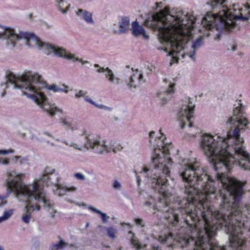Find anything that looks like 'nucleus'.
<instances>
[{
	"mask_svg": "<svg viewBox=\"0 0 250 250\" xmlns=\"http://www.w3.org/2000/svg\"><path fill=\"white\" fill-rule=\"evenodd\" d=\"M227 123L233 130L227 132V138L205 133L201 135L200 147L207 159L216 171L217 180L210 176L197 162L183 160L180 176L187 185L182 191L188 194L198 192L208 201L220 199L217 211L225 214L229 223L233 224L242 234L250 230V204L241 202L245 185L236 179L227 176L234 164L250 170V156L245 151L240 132L249 124L243 106L233 109Z\"/></svg>",
	"mask_w": 250,
	"mask_h": 250,
	"instance_id": "1",
	"label": "nucleus"
},
{
	"mask_svg": "<svg viewBox=\"0 0 250 250\" xmlns=\"http://www.w3.org/2000/svg\"><path fill=\"white\" fill-rule=\"evenodd\" d=\"M210 4L216 13L208 12L202 21L208 30L233 32L239 29L236 20H247L250 17V0H211Z\"/></svg>",
	"mask_w": 250,
	"mask_h": 250,
	"instance_id": "2",
	"label": "nucleus"
},
{
	"mask_svg": "<svg viewBox=\"0 0 250 250\" xmlns=\"http://www.w3.org/2000/svg\"><path fill=\"white\" fill-rule=\"evenodd\" d=\"M19 80L21 85L14 84V87L24 89L23 94L33 99L50 116H55L56 112H62V109L59 107L48 104L47 98L42 90L46 88L54 92H64L65 93H68V90L61 88L56 84L48 85L42 75L37 73H33L31 71L24 72Z\"/></svg>",
	"mask_w": 250,
	"mask_h": 250,
	"instance_id": "3",
	"label": "nucleus"
},
{
	"mask_svg": "<svg viewBox=\"0 0 250 250\" xmlns=\"http://www.w3.org/2000/svg\"><path fill=\"white\" fill-rule=\"evenodd\" d=\"M183 12L181 11H178L176 16L156 13L151 15L144 22L146 26L158 32L160 36L163 37L171 36L170 43L171 52L170 55H171L176 54L183 49V41L174 37L183 28Z\"/></svg>",
	"mask_w": 250,
	"mask_h": 250,
	"instance_id": "4",
	"label": "nucleus"
},
{
	"mask_svg": "<svg viewBox=\"0 0 250 250\" xmlns=\"http://www.w3.org/2000/svg\"><path fill=\"white\" fill-rule=\"evenodd\" d=\"M22 175L18 173L15 171L8 173V178L6 181V186L7 187V192L8 194H10L12 192H14L17 199L20 202H24L26 203V206L23 209V215L21 218V220L26 224L30 222L31 218V213L34 210V207L31 204L35 201L29 203V199L27 200L23 199L22 195L25 194L37 195V186L36 185H25L22 182Z\"/></svg>",
	"mask_w": 250,
	"mask_h": 250,
	"instance_id": "5",
	"label": "nucleus"
},
{
	"mask_svg": "<svg viewBox=\"0 0 250 250\" xmlns=\"http://www.w3.org/2000/svg\"><path fill=\"white\" fill-rule=\"evenodd\" d=\"M22 39L25 40V44L30 47L37 46L40 49H42L47 55H49L53 52L55 55L59 57L68 60L79 61L83 64L89 63L87 61H83V59L76 57L74 54L68 53L66 50L58 46H54L48 43L42 42L39 38L33 34L23 32Z\"/></svg>",
	"mask_w": 250,
	"mask_h": 250,
	"instance_id": "6",
	"label": "nucleus"
},
{
	"mask_svg": "<svg viewBox=\"0 0 250 250\" xmlns=\"http://www.w3.org/2000/svg\"><path fill=\"white\" fill-rule=\"evenodd\" d=\"M186 100H188V104H185L180 108L177 113V118L180 122L181 128L184 129L188 124V128L189 129L188 131V134L193 138H195L200 131L199 128L192 126L190 121L195 106L192 104L190 98Z\"/></svg>",
	"mask_w": 250,
	"mask_h": 250,
	"instance_id": "7",
	"label": "nucleus"
},
{
	"mask_svg": "<svg viewBox=\"0 0 250 250\" xmlns=\"http://www.w3.org/2000/svg\"><path fill=\"white\" fill-rule=\"evenodd\" d=\"M85 141L84 147L87 149H92L98 153H102L104 151L109 152L112 150L114 153L122 149L121 145H114L109 147L105 145L104 141H101L100 137L94 134H87L86 131H83L82 135Z\"/></svg>",
	"mask_w": 250,
	"mask_h": 250,
	"instance_id": "8",
	"label": "nucleus"
},
{
	"mask_svg": "<svg viewBox=\"0 0 250 250\" xmlns=\"http://www.w3.org/2000/svg\"><path fill=\"white\" fill-rule=\"evenodd\" d=\"M37 189V195H29L28 194H25L24 195H22L23 197L24 200H27L29 199V203L33 202V201H37L38 200L39 202H42L43 204V207L48 209V210H50L51 209V211L50 212V215L51 217H54L55 216V213L57 212V210L54 208L55 204L54 203L50 201L48 196L46 195V193L44 191L42 190L41 188Z\"/></svg>",
	"mask_w": 250,
	"mask_h": 250,
	"instance_id": "9",
	"label": "nucleus"
},
{
	"mask_svg": "<svg viewBox=\"0 0 250 250\" xmlns=\"http://www.w3.org/2000/svg\"><path fill=\"white\" fill-rule=\"evenodd\" d=\"M0 27L3 31L0 32V39L7 41L6 45L10 48H13L16 45L17 42L22 39L23 32L17 33L15 29L10 27H6L0 24Z\"/></svg>",
	"mask_w": 250,
	"mask_h": 250,
	"instance_id": "10",
	"label": "nucleus"
},
{
	"mask_svg": "<svg viewBox=\"0 0 250 250\" xmlns=\"http://www.w3.org/2000/svg\"><path fill=\"white\" fill-rule=\"evenodd\" d=\"M55 171V169L54 168L46 167L40 179L35 180L34 183L30 185H36L38 188H41L42 190L44 191L43 188L44 185L49 186L50 184H52V182H54L52 181L50 175L53 173Z\"/></svg>",
	"mask_w": 250,
	"mask_h": 250,
	"instance_id": "11",
	"label": "nucleus"
},
{
	"mask_svg": "<svg viewBox=\"0 0 250 250\" xmlns=\"http://www.w3.org/2000/svg\"><path fill=\"white\" fill-rule=\"evenodd\" d=\"M22 75H19L16 76L12 72H9V73H7L6 75V81L5 82H3L0 83V86L2 87L3 86H5L4 88V91L1 93V97H4L6 94V92L5 91L6 88H8L9 87V84L10 83L11 84L14 86V84H18V85H21V83L20 82L19 79L20 77H21ZM14 89H16V88H15L14 86H13ZM18 89H20L18 88ZM22 91V92L23 91H25L24 89H21Z\"/></svg>",
	"mask_w": 250,
	"mask_h": 250,
	"instance_id": "12",
	"label": "nucleus"
},
{
	"mask_svg": "<svg viewBox=\"0 0 250 250\" xmlns=\"http://www.w3.org/2000/svg\"><path fill=\"white\" fill-rule=\"evenodd\" d=\"M174 83H170L168 87L157 93V97L161 100L162 104L164 105L172 98L174 92Z\"/></svg>",
	"mask_w": 250,
	"mask_h": 250,
	"instance_id": "13",
	"label": "nucleus"
},
{
	"mask_svg": "<svg viewBox=\"0 0 250 250\" xmlns=\"http://www.w3.org/2000/svg\"><path fill=\"white\" fill-rule=\"evenodd\" d=\"M94 66L96 68H99L96 71L98 73H104L105 77L108 81L116 84H118L120 83V79L115 77L113 71L108 67L104 68V67H100L98 64H95Z\"/></svg>",
	"mask_w": 250,
	"mask_h": 250,
	"instance_id": "14",
	"label": "nucleus"
},
{
	"mask_svg": "<svg viewBox=\"0 0 250 250\" xmlns=\"http://www.w3.org/2000/svg\"><path fill=\"white\" fill-rule=\"evenodd\" d=\"M76 14L87 23L92 25L95 24V21L93 19V14L91 12L82 9H79L76 12Z\"/></svg>",
	"mask_w": 250,
	"mask_h": 250,
	"instance_id": "15",
	"label": "nucleus"
},
{
	"mask_svg": "<svg viewBox=\"0 0 250 250\" xmlns=\"http://www.w3.org/2000/svg\"><path fill=\"white\" fill-rule=\"evenodd\" d=\"M60 179V177L57 176L56 177V181L55 182H52V184L56 185V186L58 188V189L59 190L58 195L60 196H62L66 194V192H74L77 190V188L75 187H68L66 186L59 184V182Z\"/></svg>",
	"mask_w": 250,
	"mask_h": 250,
	"instance_id": "16",
	"label": "nucleus"
},
{
	"mask_svg": "<svg viewBox=\"0 0 250 250\" xmlns=\"http://www.w3.org/2000/svg\"><path fill=\"white\" fill-rule=\"evenodd\" d=\"M128 238L130 240V244L135 250H144L146 247V245H143L139 242L138 238L132 231H128Z\"/></svg>",
	"mask_w": 250,
	"mask_h": 250,
	"instance_id": "17",
	"label": "nucleus"
},
{
	"mask_svg": "<svg viewBox=\"0 0 250 250\" xmlns=\"http://www.w3.org/2000/svg\"><path fill=\"white\" fill-rule=\"evenodd\" d=\"M143 79V75L142 74H134L132 75L128 80L126 81L127 86L130 89L132 88H136L139 85V82Z\"/></svg>",
	"mask_w": 250,
	"mask_h": 250,
	"instance_id": "18",
	"label": "nucleus"
},
{
	"mask_svg": "<svg viewBox=\"0 0 250 250\" xmlns=\"http://www.w3.org/2000/svg\"><path fill=\"white\" fill-rule=\"evenodd\" d=\"M129 21L128 17H121V20L118 23L119 29L118 31H115V33H118L119 34L125 33L129 29Z\"/></svg>",
	"mask_w": 250,
	"mask_h": 250,
	"instance_id": "19",
	"label": "nucleus"
},
{
	"mask_svg": "<svg viewBox=\"0 0 250 250\" xmlns=\"http://www.w3.org/2000/svg\"><path fill=\"white\" fill-rule=\"evenodd\" d=\"M132 34L137 37L140 35L143 36L146 39L148 38V36L145 33V30L142 26H140L137 21H133L132 23Z\"/></svg>",
	"mask_w": 250,
	"mask_h": 250,
	"instance_id": "20",
	"label": "nucleus"
},
{
	"mask_svg": "<svg viewBox=\"0 0 250 250\" xmlns=\"http://www.w3.org/2000/svg\"><path fill=\"white\" fill-rule=\"evenodd\" d=\"M88 209L92 210L93 212L95 213L100 214L101 215L103 223H106L107 220L109 218V217L107 216L105 213L102 212L100 210H98V209L94 208L91 206H89L88 207Z\"/></svg>",
	"mask_w": 250,
	"mask_h": 250,
	"instance_id": "21",
	"label": "nucleus"
},
{
	"mask_svg": "<svg viewBox=\"0 0 250 250\" xmlns=\"http://www.w3.org/2000/svg\"><path fill=\"white\" fill-rule=\"evenodd\" d=\"M204 37H200L195 40L192 43L191 45V48L192 50L196 51L197 49L199 48L204 44Z\"/></svg>",
	"mask_w": 250,
	"mask_h": 250,
	"instance_id": "22",
	"label": "nucleus"
},
{
	"mask_svg": "<svg viewBox=\"0 0 250 250\" xmlns=\"http://www.w3.org/2000/svg\"><path fill=\"white\" fill-rule=\"evenodd\" d=\"M13 209L4 211L2 215L0 217V223L8 220L13 214Z\"/></svg>",
	"mask_w": 250,
	"mask_h": 250,
	"instance_id": "23",
	"label": "nucleus"
},
{
	"mask_svg": "<svg viewBox=\"0 0 250 250\" xmlns=\"http://www.w3.org/2000/svg\"><path fill=\"white\" fill-rule=\"evenodd\" d=\"M56 2L58 3V6L59 10H60L63 14H66L69 9L70 5H68L65 9H63L62 7L64 2V0H56Z\"/></svg>",
	"mask_w": 250,
	"mask_h": 250,
	"instance_id": "24",
	"label": "nucleus"
},
{
	"mask_svg": "<svg viewBox=\"0 0 250 250\" xmlns=\"http://www.w3.org/2000/svg\"><path fill=\"white\" fill-rule=\"evenodd\" d=\"M107 231V235L111 238H115L116 237L115 233L117 232V229L113 227L105 228Z\"/></svg>",
	"mask_w": 250,
	"mask_h": 250,
	"instance_id": "25",
	"label": "nucleus"
},
{
	"mask_svg": "<svg viewBox=\"0 0 250 250\" xmlns=\"http://www.w3.org/2000/svg\"><path fill=\"white\" fill-rule=\"evenodd\" d=\"M66 243L62 240H61L58 244L54 245L52 248V250H62V248L64 247Z\"/></svg>",
	"mask_w": 250,
	"mask_h": 250,
	"instance_id": "26",
	"label": "nucleus"
},
{
	"mask_svg": "<svg viewBox=\"0 0 250 250\" xmlns=\"http://www.w3.org/2000/svg\"><path fill=\"white\" fill-rule=\"evenodd\" d=\"M13 159H15V163H17V161L19 160V163L20 165H22L24 162H27L28 161V159L27 157H22L21 156H14Z\"/></svg>",
	"mask_w": 250,
	"mask_h": 250,
	"instance_id": "27",
	"label": "nucleus"
},
{
	"mask_svg": "<svg viewBox=\"0 0 250 250\" xmlns=\"http://www.w3.org/2000/svg\"><path fill=\"white\" fill-rule=\"evenodd\" d=\"M196 51L192 50V51L190 53H187L182 55V57L184 58L185 56H188L189 58L193 60L194 62L195 61L196 58L195 57Z\"/></svg>",
	"mask_w": 250,
	"mask_h": 250,
	"instance_id": "28",
	"label": "nucleus"
},
{
	"mask_svg": "<svg viewBox=\"0 0 250 250\" xmlns=\"http://www.w3.org/2000/svg\"><path fill=\"white\" fill-rule=\"evenodd\" d=\"M87 94V91H83V90H80L79 92L75 94V97L76 98H79L81 97H84Z\"/></svg>",
	"mask_w": 250,
	"mask_h": 250,
	"instance_id": "29",
	"label": "nucleus"
},
{
	"mask_svg": "<svg viewBox=\"0 0 250 250\" xmlns=\"http://www.w3.org/2000/svg\"><path fill=\"white\" fill-rule=\"evenodd\" d=\"M134 221L136 225L141 226L142 227H145V223L143 219L141 218H136Z\"/></svg>",
	"mask_w": 250,
	"mask_h": 250,
	"instance_id": "30",
	"label": "nucleus"
},
{
	"mask_svg": "<svg viewBox=\"0 0 250 250\" xmlns=\"http://www.w3.org/2000/svg\"><path fill=\"white\" fill-rule=\"evenodd\" d=\"M7 198V196L0 195V207H2L6 204L7 202L4 200Z\"/></svg>",
	"mask_w": 250,
	"mask_h": 250,
	"instance_id": "31",
	"label": "nucleus"
},
{
	"mask_svg": "<svg viewBox=\"0 0 250 250\" xmlns=\"http://www.w3.org/2000/svg\"><path fill=\"white\" fill-rule=\"evenodd\" d=\"M38 203H41V202H39L38 200H37V201H35L34 203H31V205L34 206V210L36 209L38 211H39L41 210V206L40 205H38Z\"/></svg>",
	"mask_w": 250,
	"mask_h": 250,
	"instance_id": "32",
	"label": "nucleus"
},
{
	"mask_svg": "<svg viewBox=\"0 0 250 250\" xmlns=\"http://www.w3.org/2000/svg\"><path fill=\"white\" fill-rule=\"evenodd\" d=\"M75 177L80 180H84L85 179V176L81 173H76L74 175Z\"/></svg>",
	"mask_w": 250,
	"mask_h": 250,
	"instance_id": "33",
	"label": "nucleus"
},
{
	"mask_svg": "<svg viewBox=\"0 0 250 250\" xmlns=\"http://www.w3.org/2000/svg\"><path fill=\"white\" fill-rule=\"evenodd\" d=\"M14 152V150L9 149V150H0V154L2 155H7L8 153H13Z\"/></svg>",
	"mask_w": 250,
	"mask_h": 250,
	"instance_id": "34",
	"label": "nucleus"
},
{
	"mask_svg": "<svg viewBox=\"0 0 250 250\" xmlns=\"http://www.w3.org/2000/svg\"><path fill=\"white\" fill-rule=\"evenodd\" d=\"M175 235L172 232H169L166 236V241H168L169 239H175Z\"/></svg>",
	"mask_w": 250,
	"mask_h": 250,
	"instance_id": "35",
	"label": "nucleus"
},
{
	"mask_svg": "<svg viewBox=\"0 0 250 250\" xmlns=\"http://www.w3.org/2000/svg\"><path fill=\"white\" fill-rule=\"evenodd\" d=\"M9 163L10 161L8 159H5L2 157H0V164L7 165Z\"/></svg>",
	"mask_w": 250,
	"mask_h": 250,
	"instance_id": "36",
	"label": "nucleus"
},
{
	"mask_svg": "<svg viewBox=\"0 0 250 250\" xmlns=\"http://www.w3.org/2000/svg\"><path fill=\"white\" fill-rule=\"evenodd\" d=\"M113 187L114 188L120 189L121 188V185L120 182L116 180L113 183Z\"/></svg>",
	"mask_w": 250,
	"mask_h": 250,
	"instance_id": "37",
	"label": "nucleus"
},
{
	"mask_svg": "<svg viewBox=\"0 0 250 250\" xmlns=\"http://www.w3.org/2000/svg\"><path fill=\"white\" fill-rule=\"evenodd\" d=\"M62 123L63 125H67V130L72 128L71 124L67 122L65 119L62 120Z\"/></svg>",
	"mask_w": 250,
	"mask_h": 250,
	"instance_id": "38",
	"label": "nucleus"
},
{
	"mask_svg": "<svg viewBox=\"0 0 250 250\" xmlns=\"http://www.w3.org/2000/svg\"><path fill=\"white\" fill-rule=\"evenodd\" d=\"M84 100H85L86 102H87L89 103L90 104H95V102H94L92 100H91L90 98H89L88 97V96H85V97H84Z\"/></svg>",
	"mask_w": 250,
	"mask_h": 250,
	"instance_id": "39",
	"label": "nucleus"
},
{
	"mask_svg": "<svg viewBox=\"0 0 250 250\" xmlns=\"http://www.w3.org/2000/svg\"><path fill=\"white\" fill-rule=\"evenodd\" d=\"M237 49V45L234 44H230V47L228 48V49H231L232 51H234Z\"/></svg>",
	"mask_w": 250,
	"mask_h": 250,
	"instance_id": "40",
	"label": "nucleus"
},
{
	"mask_svg": "<svg viewBox=\"0 0 250 250\" xmlns=\"http://www.w3.org/2000/svg\"><path fill=\"white\" fill-rule=\"evenodd\" d=\"M93 105H94L96 107H98L100 109H104V105L102 104H97L95 102V104H93Z\"/></svg>",
	"mask_w": 250,
	"mask_h": 250,
	"instance_id": "41",
	"label": "nucleus"
},
{
	"mask_svg": "<svg viewBox=\"0 0 250 250\" xmlns=\"http://www.w3.org/2000/svg\"><path fill=\"white\" fill-rule=\"evenodd\" d=\"M56 140L58 141V142H61L65 144V145H66L67 146H71V144H69V143H67V142H66L64 140H60V139H56Z\"/></svg>",
	"mask_w": 250,
	"mask_h": 250,
	"instance_id": "42",
	"label": "nucleus"
},
{
	"mask_svg": "<svg viewBox=\"0 0 250 250\" xmlns=\"http://www.w3.org/2000/svg\"><path fill=\"white\" fill-rule=\"evenodd\" d=\"M136 179H137V185L138 187H139L140 185L141 181V178L139 176L136 175Z\"/></svg>",
	"mask_w": 250,
	"mask_h": 250,
	"instance_id": "43",
	"label": "nucleus"
},
{
	"mask_svg": "<svg viewBox=\"0 0 250 250\" xmlns=\"http://www.w3.org/2000/svg\"><path fill=\"white\" fill-rule=\"evenodd\" d=\"M155 133V131H151V132H150V133H149L150 139H151L153 138V136L154 135ZM149 142H150V143H151V140H150Z\"/></svg>",
	"mask_w": 250,
	"mask_h": 250,
	"instance_id": "44",
	"label": "nucleus"
},
{
	"mask_svg": "<svg viewBox=\"0 0 250 250\" xmlns=\"http://www.w3.org/2000/svg\"><path fill=\"white\" fill-rule=\"evenodd\" d=\"M70 146H72V147H74L75 148L77 149L78 150H82V148H78L77 147V145L76 144H75L71 143Z\"/></svg>",
	"mask_w": 250,
	"mask_h": 250,
	"instance_id": "45",
	"label": "nucleus"
},
{
	"mask_svg": "<svg viewBox=\"0 0 250 250\" xmlns=\"http://www.w3.org/2000/svg\"><path fill=\"white\" fill-rule=\"evenodd\" d=\"M152 250H162L161 248L158 246H153Z\"/></svg>",
	"mask_w": 250,
	"mask_h": 250,
	"instance_id": "46",
	"label": "nucleus"
},
{
	"mask_svg": "<svg viewBox=\"0 0 250 250\" xmlns=\"http://www.w3.org/2000/svg\"><path fill=\"white\" fill-rule=\"evenodd\" d=\"M215 40H220V39H221V35L220 33H218L215 36V38H214Z\"/></svg>",
	"mask_w": 250,
	"mask_h": 250,
	"instance_id": "47",
	"label": "nucleus"
},
{
	"mask_svg": "<svg viewBox=\"0 0 250 250\" xmlns=\"http://www.w3.org/2000/svg\"><path fill=\"white\" fill-rule=\"evenodd\" d=\"M43 133L44 134H45V135H46L51 137V138L55 139V138L50 133H49L48 132L45 131Z\"/></svg>",
	"mask_w": 250,
	"mask_h": 250,
	"instance_id": "48",
	"label": "nucleus"
},
{
	"mask_svg": "<svg viewBox=\"0 0 250 250\" xmlns=\"http://www.w3.org/2000/svg\"><path fill=\"white\" fill-rule=\"evenodd\" d=\"M104 109L107 110L108 111H111L112 110V108L111 107H108V106L104 105Z\"/></svg>",
	"mask_w": 250,
	"mask_h": 250,
	"instance_id": "49",
	"label": "nucleus"
},
{
	"mask_svg": "<svg viewBox=\"0 0 250 250\" xmlns=\"http://www.w3.org/2000/svg\"><path fill=\"white\" fill-rule=\"evenodd\" d=\"M143 191V190L139 187L138 188V192L139 193V195H141L142 194Z\"/></svg>",
	"mask_w": 250,
	"mask_h": 250,
	"instance_id": "50",
	"label": "nucleus"
},
{
	"mask_svg": "<svg viewBox=\"0 0 250 250\" xmlns=\"http://www.w3.org/2000/svg\"><path fill=\"white\" fill-rule=\"evenodd\" d=\"M46 143L47 144H49L51 146H55V144L53 143H50L49 141H46Z\"/></svg>",
	"mask_w": 250,
	"mask_h": 250,
	"instance_id": "51",
	"label": "nucleus"
},
{
	"mask_svg": "<svg viewBox=\"0 0 250 250\" xmlns=\"http://www.w3.org/2000/svg\"><path fill=\"white\" fill-rule=\"evenodd\" d=\"M76 204L77 205H78V206H86V204H84V203H83L82 204H79V203H77Z\"/></svg>",
	"mask_w": 250,
	"mask_h": 250,
	"instance_id": "52",
	"label": "nucleus"
},
{
	"mask_svg": "<svg viewBox=\"0 0 250 250\" xmlns=\"http://www.w3.org/2000/svg\"><path fill=\"white\" fill-rule=\"evenodd\" d=\"M21 136L22 137H24L25 136V134L24 133H21Z\"/></svg>",
	"mask_w": 250,
	"mask_h": 250,
	"instance_id": "53",
	"label": "nucleus"
},
{
	"mask_svg": "<svg viewBox=\"0 0 250 250\" xmlns=\"http://www.w3.org/2000/svg\"><path fill=\"white\" fill-rule=\"evenodd\" d=\"M0 250H4V248L0 245Z\"/></svg>",
	"mask_w": 250,
	"mask_h": 250,
	"instance_id": "54",
	"label": "nucleus"
},
{
	"mask_svg": "<svg viewBox=\"0 0 250 250\" xmlns=\"http://www.w3.org/2000/svg\"><path fill=\"white\" fill-rule=\"evenodd\" d=\"M88 226H89V223H87L85 227L87 228L88 227Z\"/></svg>",
	"mask_w": 250,
	"mask_h": 250,
	"instance_id": "55",
	"label": "nucleus"
},
{
	"mask_svg": "<svg viewBox=\"0 0 250 250\" xmlns=\"http://www.w3.org/2000/svg\"><path fill=\"white\" fill-rule=\"evenodd\" d=\"M164 81L166 82V83H167V79H165L164 80Z\"/></svg>",
	"mask_w": 250,
	"mask_h": 250,
	"instance_id": "56",
	"label": "nucleus"
},
{
	"mask_svg": "<svg viewBox=\"0 0 250 250\" xmlns=\"http://www.w3.org/2000/svg\"><path fill=\"white\" fill-rule=\"evenodd\" d=\"M161 131H162V130H161V129H160V130H159V132H160V133L162 135H163V134L162 133Z\"/></svg>",
	"mask_w": 250,
	"mask_h": 250,
	"instance_id": "57",
	"label": "nucleus"
},
{
	"mask_svg": "<svg viewBox=\"0 0 250 250\" xmlns=\"http://www.w3.org/2000/svg\"><path fill=\"white\" fill-rule=\"evenodd\" d=\"M45 25H46V26H47V27H48V25H47V23H45Z\"/></svg>",
	"mask_w": 250,
	"mask_h": 250,
	"instance_id": "58",
	"label": "nucleus"
},
{
	"mask_svg": "<svg viewBox=\"0 0 250 250\" xmlns=\"http://www.w3.org/2000/svg\"><path fill=\"white\" fill-rule=\"evenodd\" d=\"M165 51L166 52H167V49H166L165 50Z\"/></svg>",
	"mask_w": 250,
	"mask_h": 250,
	"instance_id": "59",
	"label": "nucleus"
},
{
	"mask_svg": "<svg viewBox=\"0 0 250 250\" xmlns=\"http://www.w3.org/2000/svg\"><path fill=\"white\" fill-rule=\"evenodd\" d=\"M69 202H71V203H72L73 202L72 201H70V200H68Z\"/></svg>",
	"mask_w": 250,
	"mask_h": 250,
	"instance_id": "60",
	"label": "nucleus"
},
{
	"mask_svg": "<svg viewBox=\"0 0 250 250\" xmlns=\"http://www.w3.org/2000/svg\"><path fill=\"white\" fill-rule=\"evenodd\" d=\"M64 86L67 87V86H65V85H63Z\"/></svg>",
	"mask_w": 250,
	"mask_h": 250,
	"instance_id": "61",
	"label": "nucleus"
}]
</instances>
